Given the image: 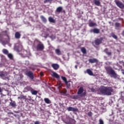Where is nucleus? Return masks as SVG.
Returning a JSON list of instances; mask_svg holds the SVG:
<instances>
[{
  "label": "nucleus",
  "mask_w": 124,
  "mask_h": 124,
  "mask_svg": "<svg viewBox=\"0 0 124 124\" xmlns=\"http://www.w3.org/2000/svg\"><path fill=\"white\" fill-rule=\"evenodd\" d=\"M23 55L25 58L29 57V52L27 50H23Z\"/></svg>",
  "instance_id": "26"
},
{
  "label": "nucleus",
  "mask_w": 124,
  "mask_h": 124,
  "mask_svg": "<svg viewBox=\"0 0 124 124\" xmlns=\"http://www.w3.org/2000/svg\"><path fill=\"white\" fill-rule=\"evenodd\" d=\"M10 105L12 107L15 108L16 107V102H15V101L11 102L10 103Z\"/></svg>",
  "instance_id": "27"
},
{
  "label": "nucleus",
  "mask_w": 124,
  "mask_h": 124,
  "mask_svg": "<svg viewBox=\"0 0 124 124\" xmlns=\"http://www.w3.org/2000/svg\"><path fill=\"white\" fill-rule=\"evenodd\" d=\"M66 93H67V90H66V89H63L60 91V93L63 95H65V94H66Z\"/></svg>",
  "instance_id": "18"
},
{
  "label": "nucleus",
  "mask_w": 124,
  "mask_h": 124,
  "mask_svg": "<svg viewBox=\"0 0 124 124\" xmlns=\"http://www.w3.org/2000/svg\"><path fill=\"white\" fill-rule=\"evenodd\" d=\"M40 76H43V75H44L43 74V73L40 72Z\"/></svg>",
  "instance_id": "49"
},
{
  "label": "nucleus",
  "mask_w": 124,
  "mask_h": 124,
  "mask_svg": "<svg viewBox=\"0 0 124 124\" xmlns=\"http://www.w3.org/2000/svg\"><path fill=\"white\" fill-rule=\"evenodd\" d=\"M55 53L56 55H58V56H61V55H62V51L60 49H55Z\"/></svg>",
  "instance_id": "19"
},
{
  "label": "nucleus",
  "mask_w": 124,
  "mask_h": 124,
  "mask_svg": "<svg viewBox=\"0 0 124 124\" xmlns=\"http://www.w3.org/2000/svg\"><path fill=\"white\" fill-rule=\"evenodd\" d=\"M6 36L7 37V39L2 41V43L4 44H8L10 42V37L8 35H6Z\"/></svg>",
  "instance_id": "12"
},
{
  "label": "nucleus",
  "mask_w": 124,
  "mask_h": 124,
  "mask_svg": "<svg viewBox=\"0 0 124 124\" xmlns=\"http://www.w3.org/2000/svg\"><path fill=\"white\" fill-rule=\"evenodd\" d=\"M50 38H51V39H53V38H55V36H54V35H51L50 36Z\"/></svg>",
  "instance_id": "44"
},
{
  "label": "nucleus",
  "mask_w": 124,
  "mask_h": 124,
  "mask_svg": "<svg viewBox=\"0 0 124 124\" xmlns=\"http://www.w3.org/2000/svg\"><path fill=\"white\" fill-rule=\"evenodd\" d=\"M89 27H94V26H96V23H95L94 22H89Z\"/></svg>",
  "instance_id": "32"
},
{
  "label": "nucleus",
  "mask_w": 124,
  "mask_h": 124,
  "mask_svg": "<svg viewBox=\"0 0 124 124\" xmlns=\"http://www.w3.org/2000/svg\"><path fill=\"white\" fill-rule=\"evenodd\" d=\"M52 77L56 78L57 79H60V76L57 73L54 72L52 74Z\"/></svg>",
  "instance_id": "16"
},
{
  "label": "nucleus",
  "mask_w": 124,
  "mask_h": 124,
  "mask_svg": "<svg viewBox=\"0 0 124 124\" xmlns=\"http://www.w3.org/2000/svg\"><path fill=\"white\" fill-rule=\"evenodd\" d=\"M51 66L54 70H58L60 68V65L57 63H53L51 64Z\"/></svg>",
  "instance_id": "10"
},
{
  "label": "nucleus",
  "mask_w": 124,
  "mask_h": 124,
  "mask_svg": "<svg viewBox=\"0 0 124 124\" xmlns=\"http://www.w3.org/2000/svg\"><path fill=\"white\" fill-rule=\"evenodd\" d=\"M62 83H59V88H62Z\"/></svg>",
  "instance_id": "47"
},
{
  "label": "nucleus",
  "mask_w": 124,
  "mask_h": 124,
  "mask_svg": "<svg viewBox=\"0 0 124 124\" xmlns=\"http://www.w3.org/2000/svg\"><path fill=\"white\" fill-rule=\"evenodd\" d=\"M87 115H88V117H92L93 112H92V111H90V112H88Z\"/></svg>",
  "instance_id": "40"
},
{
  "label": "nucleus",
  "mask_w": 124,
  "mask_h": 124,
  "mask_svg": "<svg viewBox=\"0 0 124 124\" xmlns=\"http://www.w3.org/2000/svg\"><path fill=\"white\" fill-rule=\"evenodd\" d=\"M120 68H123V67L122 66H121Z\"/></svg>",
  "instance_id": "52"
},
{
  "label": "nucleus",
  "mask_w": 124,
  "mask_h": 124,
  "mask_svg": "<svg viewBox=\"0 0 124 124\" xmlns=\"http://www.w3.org/2000/svg\"><path fill=\"white\" fill-rule=\"evenodd\" d=\"M70 82H71V81H67L65 84L66 86V87L68 89L69 88H70V86H71V84H70Z\"/></svg>",
  "instance_id": "30"
},
{
  "label": "nucleus",
  "mask_w": 124,
  "mask_h": 124,
  "mask_svg": "<svg viewBox=\"0 0 124 124\" xmlns=\"http://www.w3.org/2000/svg\"><path fill=\"white\" fill-rule=\"evenodd\" d=\"M100 92L104 95H111L112 93L114 92V90L111 87L103 86L100 89Z\"/></svg>",
  "instance_id": "1"
},
{
  "label": "nucleus",
  "mask_w": 124,
  "mask_h": 124,
  "mask_svg": "<svg viewBox=\"0 0 124 124\" xmlns=\"http://www.w3.org/2000/svg\"><path fill=\"white\" fill-rule=\"evenodd\" d=\"M91 32H93V33H96V34H98V33H100V30L97 28H94L93 29H91L90 30Z\"/></svg>",
  "instance_id": "9"
},
{
  "label": "nucleus",
  "mask_w": 124,
  "mask_h": 124,
  "mask_svg": "<svg viewBox=\"0 0 124 124\" xmlns=\"http://www.w3.org/2000/svg\"><path fill=\"white\" fill-rule=\"evenodd\" d=\"M67 110L69 111H71L72 112H78L79 109L77 108H73L72 107H69L67 108Z\"/></svg>",
  "instance_id": "8"
},
{
  "label": "nucleus",
  "mask_w": 124,
  "mask_h": 124,
  "mask_svg": "<svg viewBox=\"0 0 124 124\" xmlns=\"http://www.w3.org/2000/svg\"><path fill=\"white\" fill-rule=\"evenodd\" d=\"M88 62H89L90 63H94L98 62V60L95 58H93L89 59Z\"/></svg>",
  "instance_id": "11"
},
{
  "label": "nucleus",
  "mask_w": 124,
  "mask_h": 124,
  "mask_svg": "<svg viewBox=\"0 0 124 124\" xmlns=\"http://www.w3.org/2000/svg\"><path fill=\"white\" fill-rule=\"evenodd\" d=\"M15 51L19 53L23 50V46L21 45H16L14 47Z\"/></svg>",
  "instance_id": "4"
},
{
  "label": "nucleus",
  "mask_w": 124,
  "mask_h": 124,
  "mask_svg": "<svg viewBox=\"0 0 124 124\" xmlns=\"http://www.w3.org/2000/svg\"><path fill=\"white\" fill-rule=\"evenodd\" d=\"M54 0H45L44 1V3H47V2H50V3H52V1H53Z\"/></svg>",
  "instance_id": "39"
},
{
  "label": "nucleus",
  "mask_w": 124,
  "mask_h": 124,
  "mask_svg": "<svg viewBox=\"0 0 124 124\" xmlns=\"http://www.w3.org/2000/svg\"><path fill=\"white\" fill-rule=\"evenodd\" d=\"M31 93L33 95H36V94H37V93H38V91H37L36 90H34V89H33L32 91H31Z\"/></svg>",
  "instance_id": "24"
},
{
  "label": "nucleus",
  "mask_w": 124,
  "mask_h": 124,
  "mask_svg": "<svg viewBox=\"0 0 124 124\" xmlns=\"http://www.w3.org/2000/svg\"><path fill=\"white\" fill-rule=\"evenodd\" d=\"M25 89L27 92H31H31L32 90L33 89L31 86H27L25 87Z\"/></svg>",
  "instance_id": "23"
},
{
  "label": "nucleus",
  "mask_w": 124,
  "mask_h": 124,
  "mask_svg": "<svg viewBox=\"0 0 124 124\" xmlns=\"http://www.w3.org/2000/svg\"><path fill=\"white\" fill-rule=\"evenodd\" d=\"M0 77H4V74L3 73V72L0 73Z\"/></svg>",
  "instance_id": "41"
},
{
  "label": "nucleus",
  "mask_w": 124,
  "mask_h": 124,
  "mask_svg": "<svg viewBox=\"0 0 124 124\" xmlns=\"http://www.w3.org/2000/svg\"><path fill=\"white\" fill-rule=\"evenodd\" d=\"M7 56L10 60H13V55H12V54L9 53L7 54Z\"/></svg>",
  "instance_id": "34"
},
{
  "label": "nucleus",
  "mask_w": 124,
  "mask_h": 124,
  "mask_svg": "<svg viewBox=\"0 0 124 124\" xmlns=\"http://www.w3.org/2000/svg\"><path fill=\"white\" fill-rule=\"evenodd\" d=\"M2 52L3 53V54H4L5 55H7L8 54V50H7V49H3L2 50Z\"/></svg>",
  "instance_id": "37"
},
{
  "label": "nucleus",
  "mask_w": 124,
  "mask_h": 124,
  "mask_svg": "<svg viewBox=\"0 0 124 124\" xmlns=\"http://www.w3.org/2000/svg\"><path fill=\"white\" fill-rule=\"evenodd\" d=\"M56 12H57V13H61L62 11V7H58L56 10Z\"/></svg>",
  "instance_id": "20"
},
{
  "label": "nucleus",
  "mask_w": 124,
  "mask_h": 124,
  "mask_svg": "<svg viewBox=\"0 0 124 124\" xmlns=\"http://www.w3.org/2000/svg\"><path fill=\"white\" fill-rule=\"evenodd\" d=\"M59 105H60L61 108H62L63 107H64L63 106V104L60 103V104H59Z\"/></svg>",
  "instance_id": "42"
},
{
  "label": "nucleus",
  "mask_w": 124,
  "mask_h": 124,
  "mask_svg": "<svg viewBox=\"0 0 124 124\" xmlns=\"http://www.w3.org/2000/svg\"><path fill=\"white\" fill-rule=\"evenodd\" d=\"M102 41H103V37H100V38H96L94 40L95 45L96 46H98V45H100V44L102 43Z\"/></svg>",
  "instance_id": "5"
},
{
  "label": "nucleus",
  "mask_w": 124,
  "mask_h": 124,
  "mask_svg": "<svg viewBox=\"0 0 124 124\" xmlns=\"http://www.w3.org/2000/svg\"><path fill=\"white\" fill-rule=\"evenodd\" d=\"M121 99L124 101V91L121 92Z\"/></svg>",
  "instance_id": "38"
},
{
  "label": "nucleus",
  "mask_w": 124,
  "mask_h": 124,
  "mask_svg": "<svg viewBox=\"0 0 124 124\" xmlns=\"http://www.w3.org/2000/svg\"><path fill=\"white\" fill-rule=\"evenodd\" d=\"M104 52L106 53L108 56H112V52L108 51V48H105L104 50Z\"/></svg>",
  "instance_id": "15"
},
{
  "label": "nucleus",
  "mask_w": 124,
  "mask_h": 124,
  "mask_svg": "<svg viewBox=\"0 0 124 124\" xmlns=\"http://www.w3.org/2000/svg\"><path fill=\"white\" fill-rule=\"evenodd\" d=\"M105 69L108 73L109 75H111V77H113L114 79H117L119 78V75L116 73L115 70H113L111 66H107L105 67Z\"/></svg>",
  "instance_id": "2"
},
{
  "label": "nucleus",
  "mask_w": 124,
  "mask_h": 124,
  "mask_svg": "<svg viewBox=\"0 0 124 124\" xmlns=\"http://www.w3.org/2000/svg\"><path fill=\"white\" fill-rule=\"evenodd\" d=\"M115 3L116 5L119 7V8H121V9H123L124 8V5L122 3V2L119 1V0H115Z\"/></svg>",
  "instance_id": "7"
},
{
  "label": "nucleus",
  "mask_w": 124,
  "mask_h": 124,
  "mask_svg": "<svg viewBox=\"0 0 124 124\" xmlns=\"http://www.w3.org/2000/svg\"><path fill=\"white\" fill-rule=\"evenodd\" d=\"M111 35L113 38H114V39H118V36L116 35L113 32L111 33Z\"/></svg>",
  "instance_id": "35"
},
{
  "label": "nucleus",
  "mask_w": 124,
  "mask_h": 124,
  "mask_svg": "<svg viewBox=\"0 0 124 124\" xmlns=\"http://www.w3.org/2000/svg\"><path fill=\"white\" fill-rule=\"evenodd\" d=\"M93 2L95 5H97V6H99L100 5V1H99V0H93Z\"/></svg>",
  "instance_id": "21"
},
{
  "label": "nucleus",
  "mask_w": 124,
  "mask_h": 124,
  "mask_svg": "<svg viewBox=\"0 0 124 124\" xmlns=\"http://www.w3.org/2000/svg\"><path fill=\"white\" fill-rule=\"evenodd\" d=\"M44 101L47 104H50V103H51V101H50V99H49L48 98H45L44 99Z\"/></svg>",
  "instance_id": "28"
},
{
  "label": "nucleus",
  "mask_w": 124,
  "mask_h": 124,
  "mask_svg": "<svg viewBox=\"0 0 124 124\" xmlns=\"http://www.w3.org/2000/svg\"><path fill=\"white\" fill-rule=\"evenodd\" d=\"M10 100L12 102V99H10Z\"/></svg>",
  "instance_id": "51"
},
{
  "label": "nucleus",
  "mask_w": 124,
  "mask_h": 124,
  "mask_svg": "<svg viewBox=\"0 0 124 124\" xmlns=\"http://www.w3.org/2000/svg\"><path fill=\"white\" fill-rule=\"evenodd\" d=\"M121 27V24L119 23L116 22L115 23V29L119 30Z\"/></svg>",
  "instance_id": "25"
},
{
  "label": "nucleus",
  "mask_w": 124,
  "mask_h": 124,
  "mask_svg": "<svg viewBox=\"0 0 124 124\" xmlns=\"http://www.w3.org/2000/svg\"><path fill=\"white\" fill-rule=\"evenodd\" d=\"M61 78L62 79V81L64 82L65 83H66V82L67 81V79L65 77L62 76Z\"/></svg>",
  "instance_id": "36"
},
{
  "label": "nucleus",
  "mask_w": 124,
  "mask_h": 124,
  "mask_svg": "<svg viewBox=\"0 0 124 124\" xmlns=\"http://www.w3.org/2000/svg\"><path fill=\"white\" fill-rule=\"evenodd\" d=\"M25 64H26V65H28L30 64V62H29V61H26Z\"/></svg>",
  "instance_id": "43"
},
{
  "label": "nucleus",
  "mask_w": 124,
  "mask_h": 124,
  "mask_svg": "<svg viewBox=\"0 0 124 124\" xmlns=\"http://www.w3.org/2000/svg\"><path fill=\"white\" fill-rule=\"evenodd\" d=\"M86 94V93H83V94H82V95H85Z\"/></svg>",
  "instance_id": "50"
},
{
  "label": "nucleus",
  "mask_w": 124,
  "mask_h": 124,
  "mask_svg": "<svg viewBox=\"0 0 124 124\" xmlns=\"http://www.w3.org/2000/svg\"><path fill=\"white\" fill-rule=\"evenodd\" d=\"M26 75L28 76L31 80H33V78H34V77H33V73L31 71L26 72Z\"/></svg>",
  "instance_id": "6"
},
{
  "label": "nucleus",
  "mask_w": 124,
  "mask_h": 124,
  "mask_svg": "<svg viewBox=\"0 0 124 124\" xmlns=\"http://www.w3.org/2000/svg\"><path fill=\"white\" fill-rule=\"evenodd\" d=\"M34 124H40V122L39 121H36L35 122Z\"/></svg>",
  "instance_id": "46"
},
{
  "label": "nucleus",
  "mask_w": 124,
  "mask_h": 124,
  "mask_svg": "<svg viewBox=\"0 0 124 124\" xmlns=\"http://www.w3.org/2000/svg\"><path fill=\"white\" fill-rule=\"evenodd\" d=\"M15 37L16 39H20L21 38V34L20 32L17 31L15 34Z\"/></svg>",
  "instance_id": "13"
},
{
  "label": "nucleus",
  "mask_w": 124,
  "mask_h": 124,
  "mask_svg": "<svg viewBox=\"0 0 124 124\" xmlns=\"http://www.w3.org/2000/svg\"><path fill=\"white\" fill-rule=\"evenodd\" d=\"M76 68H77V65L75 66Z\"/></svg>",
  "instance_id": "53"
},
{
  "label": "nucleus",
  "mask_w": 124,
  "mask_h": 124,
  "mask_svg": "<svg viewBox=\"0 0 124 124\" xmlns=\"http://www.w3.org/2000/svg\"><path fill=\"white\" fill-rule=\"evenodd\" d=\"M36 49L37 51H43V50L45 49V46L42 43L39 42V43L37 44Z\"/></svg>",
  "instance_id": "3"
},
{
  "label": "nucleus",
  "mask_w": 124,
  "mask_h": 124,
  "mask_svg": "<svg viewBox=\"0 0 124 124\" xmlns=\"http://www.w3.org/2000/svg\"><path fill=\"white\" fill-rule=\"evenodd\" d=\"M81 52L83 53V54H87V49H86V48L84 47L81 48Z\"/></svg>",
  "instance_id": "29"
},
{
  "label": "nucleus",
  "mask_w": 124,
  "mask_h": 124,
  "mask_svg": "<svg viewBox=\"0 0 124 124\" xmlns=\"http://www.w3.org/2000/svg\"><path fill=\"white\" fill-rule=\"evenodd\" d=\"M40 18L41 19L42 21L43 22V23H47V19L45 17L43 16H40Z\"/></svg>",
  "instance_id": "22"
},
{
  "label": "nucleus",
  "mask_w": 124,
  "mask_h": 124,
  "mask_svg": "<svg viewBox=\"0 0 124 124\" xmlns=\"http://www.w3.org/2000/svg\"><path fill=\"white\" fill-rule=\"evenodd\" d=\"M72 98H73V99H77V97L74 95V96H73Z\"/></svg>",
  "instance_id": "45"
},
{
  "label": "nucleus",
  "mask_w": 124,
  "mask_h": 124,
  "mask_svg": "<svg viewBox=\"0 0 124 124\" xmlns=\"http://www.w3.org/2000/svg\"><path fill=\"white\" fill-rule=\"evenodd\" d=\"M2 89H1V87H0V93H2Z\"/></svg>",
  "instance_id": "48"
},
{
  "label": "nucleus",
  "mask_w": 124,
  "mask_h": 124,
  "mask_svg": "<svg viewBox=\"0 0 124 124\" xmlns=\"http://www.w3.org/2000/svg\"><path fill=\"white\" fill-rule=\"evenodd\" d=\"M26 96L24 95H20V96L18 97V99H26Z\"/></svg>",
  "instance_id": "33"
},
{
  "label": "nucleus",
  "mask_w": 124,
  "mask_h": 124,
  "mask_svg": "<svg viewBox=\"0 0 124 124\" xmlns=\"http://www.w3.org/2000/svg\"><path fill=\"white\" fill-rule=\"evenodd\" d=\"M86 71L87 73H88L89 75H90V76H93V71L91 69H87L86 70Z\"/></svg>",
  "instance_id": "14"
},
{
  "label": "nucleus",
  "mask_w": 124,
  "mask_h": 124,
  "mask_svg": "<svg viewBox=\"0 0 124 124\" xmlns=\"http://www.w3.org/2000/svg\"><path fill=\"white\" fill-rule=\"evenodd\" d=\"M84 92V88L83 87H80L78 92V94H82Z\"/></svg>",
  "instance_id": "17"
},
{
  "label": "nucleus",
  "mask_w": 124,
  "mask_h": 124,
  "mask_svg": "<svg viewBox=\"0 0 124 124\" xmlns=\"http://www.w3.org/2000/svg\"><path fill=\"white\" fill-rule=\"evenodd\" d=\"M48 21L49 22H50V23H56V20H55V19H54V18H53L51 17H49L48 18Z\"/></svg>",
  "instance_id": "31"
}]
</instances>
